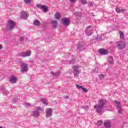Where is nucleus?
Instances as JSON below:
<instances>
[{
	"label": "nucleus",
	"instance_id": "obj_42",
	"mask_svg": "<svg viewBox=\"0 0 128 128\" xmlns=\"http://www.w3.org/2000/svg\"><path fill=\"white\" fill-rule=\"evenodd\" d=\"M26 105L28 106H30V103H26Z\"/></svg>",
	"mask_w": 128,
	"mask_h": 128
},
{
	"label": "nucleus",
	"instance_id": "obj_17",
	"mask_svg": "<svg viewBox=\"0 0 128 128\" xmlns=\"http://www.w3.org/2000/svg\"><path fill=\"white\" fill-rule=\"evenodd\" d=\"M1 90L3 91V94L6 96V94H8V91L6 90L4 88H2Z\"/></svg>",
	"mask_w": 128,
	"mask_h": 128
},
{
	"label": "nucleus",
	"instance_id": "obj_36",
	"mask_svg": "<svg viewBox=\"0 0 128 128\" xmlns=\"http://www.w3.org/2000/svg\"><path fill=\"white\" fill-rule=\"evenodd\" d=\"M24 37L22 36L20 38V42H24Z\"/></svg>",
	"mask_w": 128,
	"mask_h": 128
},
{
	"label": "nucleus",
	"instance_id": "obj_33",
	"mask_svg": "<svg viewBox=\"0 0 128 128\" xmlns=\"http://www.w3.org/2000/svg\"><path fill=\"white\" fill-rule=\"evenodd\" d=\"M102 122L100 120L98 121V126H102Z\"/></svg>",
	"mask_w": 128,
	"mask_h": 128
},
{
	"label": "nucleus",
	"instance_id": "obj_29",
	"mask_svg": "<svg viewBox=\"0 0 128 128\" xmlns=\"http://www.w3.org/2000/svg\"><path fill=\"white\" fill-rule=\"evenodd\" d=\"M25 4H30L32 2V0H24Z\"/></svg>",
	"mask_w": 128,
	"mask_h": 128
},
{
	"label": "nucleus",
	"instance_id": "obj_20",
	"mask_svg": "<svg viewBox=\"0 0 128 128\" xmlns=\"http://www.w3.org/2000/svg\"><path fill=\"white\" fill-rule=\"evenodd\" d=\"M114 102L116 104V106L118 108H122V105L120 104V102L118 101V100H115Z\"/></svg>",
	"mask_w": 128,
	"mask_h": 128
},
{
	"label": "nucleus",
	"instance_id": "obj_41",
	"mask_svg": "<svg viewBox=\"0 0 128 128\" xmlns=\"http://www.w3.org/2000/svg\"><path fill=\"white\" fill-rule=\"evenodd\" d=\"M64 98H66V99L68 98V96H64Z\"/></svg>",
	"mask_w": 128,
	"mask_h": 128
},
{
	"label": "nucleus",
	"instance_id": "obj_6",
	"mask_svg": "<svg viewBox=\"0 0 128 128\" xmlns=\"http://www.w3.org/2000/svg\"><path fill=\"white\" fill-rule=\"evenodd\" d=\"M86 36H92L94 34V30H92V27L89 26L86 30Z\"/></svg>",
	"mask_w": 128,
	"mask_h": 128
},
{
	"label": "nucleus",
	"instance_id": "obj_7",
	"mask_svg": "<svg viewBox=\"0 0 128 128\" xmlns=\"http://www.w3.org/2000/svg\"><path fill=\"white\" fill-rule=\"evenodd\" d=\"M37 8H40V10H43V12H48V7L44 5H42V4H38L36 5Z\"/></svg>",
	"mask_w": 128,
	"mask_h": 128
},
{
	"label": "nucleus",
	"instance_id": "obj_14",
	"mask_svg": "<svg viewBox=\"0 0 128 128\" xmlns=\"http://www.w3.org/2000/svg\"><path fill=\"white\" fill-rule=\"evenodd\" d=\"M104 125L106 128H110L112 126V123L110 120H107L104 122Z\"/></svg>",
	"mask_w": 128,
	"mask_h": 128
},
{
	"label": "nucleus",
	"instance_id": "obj_3",
	"mask_svg": "<svg viewBox=\"0 0 128 128\" xmlns=\"http://www.w3.org/2000/svg\"><path fill=\"white\" fill-rule=\"evenodd\" d=\"M118 48L119 50H124L126 46V44L124 42L119 41L116 42Z\"/></svg>",
	"mask_w": 128,
	"mask_h": 128
},
{
	"label": "nucleus",
	"instance_id": "obj_24",
	"mask_svg": "<svg viewBox=\"0 0 128 128\" xmlns=\"http://www.w3.org/2000/svg\"><path fill=\"white\" fill-rule=\"evenodd\" d=\"M41 102L44 104V106H48V102H46V99H42L41 100Z\"/></svg>",
	"mask_w": 128,
	"mask_h": 128
},
{
	"label": "nucleus",
	"instance_id": "obj_30",
	"mask_svg": "<svg viewBox=\"0 0 128 128\" xmlns=\"http://www.w3.org/2000/svg\"><path fill=\"white\" fill-rule=\"evenodd\" d=\"M76 87L77 88H78L79 90H80V88H82V86L79 85V84H76Z\"/></svg>",
	"mask_w": 128,
	"mask_h": 128
},
{
	"label": "nucleus",
	"instance_id": "obj_44",
	"mask_svg": "<svg viewBox=\"0 0 128 128\" xmlns=\"http://www.w3.org/2000/svg\"><path fill=\"white\" fill-rule=\"evenodd\" d=\"M25 40H28L26 38H24Z\"/></svg>",
	"mask_w": 128,
	"mask_h": 128
},
{
	"label": "nucleus",
	"instance_id": "obj_39",
	"mask_svg": "<svg viewBox=\"0 0 128 128\" xmlns=\"http://www.w3.org/2000/svg\"><path fill=\"white\" fill-rule=\"evenodd\" d=\"M118 114H122V109H120L118 110Z\"/></svg>",
	"mask_w": 128,
	"mask_h": 128
},
{
	"label": "nucleus",
	"instance_id": "obj_15",
	"mask_svg": "<svg viewBox=\"0 0 128 128\" xmlns=\"http://www.w3.org/2000/svg\"><path fill=\"white\" fill-rule=\"evenodd\" d=\"M98 52H99V54H102L104 56H106L108 54L107 50L105 49H101Z\"/></svg>",
	"mask_w": 128,
	"mask_h": 128
},
{
	"label": "nucleus",
	"instance_id": "obj_16",
	"mask_svg": "<svg viewBox=\"0 0 128 128\" xmlns=\"http://www.w3.org/2000/svg\"><path fill=\"white\" fill-rule=\"evenodd\" d=\"M50 74H52L53 76L56 78V76H58L60 74V72H56L54 73L52 72H51Z\"/></svg>",
	"mask_w": 128,
	"mask_h": 128
},
{
	"label": "nucleus",
	"instance_id": "obj_1",
	"mask_svg": "<svg viewBox=\"0 0 128 128\" xmlns=\"http://www.w3.org/2000/svg\"><path fill=\"white\" fill-rule=\"evenodd\" d=\"M106 104V101L104 99H100L98 100V104L94 106V108H96V112L98 114H102L104 110V106Z\"/></svg>",
	"mask_w": 128,
	"mask_h": 128
},
{
	"label": "nucleus",
	"instance_id": "obj_46",
	"mask_svg": "<svg viewBox=\"0 0 128 128\" xmlns=\"http://www.w3.org/2000/svg\"><path fill=\"white\" fill-rule=\"evenodd\" d=\"M0 128H2V126H0Z\"/></svg>",
	"mask_w": 128,
	"mask_h": 128
},
{
	"label": "nucleus",
	"instance_id": "obj_27",
	"mask_svg": "<svg viewBox=\"0 0 128 128\" xmlns=\"http://www.w3.org/2000/svg\"><path fill=\"white\" fill-rule=\"evenodd\" d=\"M74 14L76 16H82V13L76 12L74 13Z\"/></svg>",
	"mask_w": 128,
	"mask_h": 128
},
{
	"label": "nucleus",
	"instance_id": "obj_10",
	"mask_svg": "<svg viewBox=\"0 0 128 128\" xmlns=\"http://www.w3.org/2000/svg\"><path fill=\"white\" fill-rule=\"evenodd\" d=\"M9 80L11 84H16L18 81V77L14 75H12L10 78Z\"/></svg>",
	"mask_w": 128,
	"mask_h": 128
},
{
	"label": "nucleus",
	"instance_id": "obj_9",
	"mask_svg": "<svg viewBox=\"0 0 128 128\" xmlns=\"http://www.w3.org/2000/svg\"><path fill=\"white\" fill-rule=\"evenodd\" d=\"M72 68H74V76L75 78H78V74H80V71H78V66H73Z\"/></svg>",
	"mask_w": 128,
	"mask_h": 128
},
{
	"label": "nucleus",
	"instance_id": "obj_38",
	"mask_svg": "<svg viewBox=\"0 0 128 128\" xmlns=\"http://www.w3.org/2000/svg\"><path fill=\"white\" fill-rule=\"evenodd\" d=\"M71 2L74 3L76 2V0H70Z\"/></svg>",
	"mask_w": 128,
	"mask_h": 128
},
{
	"label": "nucleus",
	"instance_id": "obj_28",
	"mask_svg": "<svg viewBox=\"0 0 128 128\" xmlns=\"http://www.w3.org/2000/svg\"><path fill=\"white\" fill-rule=\"evenodd\" d=\"M82 4H88V1H86V0H80Z\"/></svg>",
	"mask_w": 128,
	"mask_h": 128
},
{
	"label": "nucleus",
	"instance_id": "obj_8",
	"mask_svg": "<svg viewBox=\"0 0 128 128\" xmlns=\"http://www.w3.org/2000/svg\"><path fill=\"white\" fill-rule=\"evenodd\" d=\"M42 112V108L40 106H38L36 108V111L33 112L32 114L34 116H40V112Z\"/></svg>",
	"mask_w": 128,
	"mask_h": 128
},
{
	"label": "nucleus",
	"instance_id": "obj_12",
	"mask_svg": "<svg viewBox=\"0 0 128 128\" xmlns=\"http://www.w3.org/2000/svg\"><path fill=\"white\" fill-rule=\"evenodd\" d=\"M21 66L22 68V72H28V64L26 63L21 62Z\"/></svg>",
	"mask_w": 128,
	"mask_h": 128
},
{
	"label": "nucleus",
	"instance_id": "obj_26",
	"mask_svg": "<svg viewBox=\"0 0 128 128\" xmlns=\"http://www.w3.org/2000/svg\"><path fill=\"white\" fill-rule=\"evenodd\" d=\"M104 36H101L100 37H96V40H104V38H102V37Z\"/></svg>",
	"mask_w": 128,
	"mask_h": 128
},
{
	"label": "nucleus",
	"instance_id": "obj_37",
	"mask_svg": "<svg viewBox=\"0 0 128 128\" xmlns=\"http://www.w3.org/2000/svg\"><path fill=\"white\" fill-rule=\"evenodd\" d=\"M88 6H94V4H92V2H88Z\"/></svg>",
	"mask_w": 128,
	"mask_h": 128
},
{
	"label": "nucleus",
	"instance_id": "obj_13",
	"mask_svg": "<svg viewBox=\"0 0 128 128\" xmlns=\"http://www.w3.org/2000/svg\"><path fill=\"white\" fill-rule=\"evenodd\" d=\"M20 17L22 20H26L28 18V14L24 12H20Z\"/></svg>",
	"mask_w": 128,
	"mask_h": 128
},
{
	"label": "nucleus",
	"instance_id": "obj_2",
	"mask_svg": "<svg viewBox=\"0 0 128 128\" xmlns=\"http://www.w3.org/2000/svg\"><path fill=\"white\" fill-rule=\"evenodd\" d=\"M16 26V23L14 21H8V24L6 26L7 30H14V26Z\"/></svg>",
	"mask_w": 128,
	"mask_h": 128
},
{
	"label": "nucleus",
	"instance_id": "obj_43",
	"mask_svg": "<svg viewBox=\"0 0 128 128\" xmlns=\"http://www.w3.org/2000/svg\"><path fill=\"white\" fill-rule=\"evenodd\" d=\"M2 46L0 45V50H2Z\"/></svg>",
	"mask_w": 128,
	"mask_h": 128
},
{
	"label": "nucleus",
	"instance_id": "obj_19",
	"mask_svg": "<svg viewBox=\"0 0 128 128\" xmlns=\"http://www.w3.org/2000/svg\"><path fill=\"white\" fill-rule=\"evenodd\" d=\"M54 18L56 20H60V14L58 12H56L54 14Z\"/></svg>",
	"mask_w": 128,
	"mask_h": 128
},
{
	"label": "nucleus",
	"instance_id": "obj_11",
	"mask_svg": "<svg viewBox=\"0 0 128 128\" xmlns=\"http://www.w3.org/2000/svg\"><path fill=\"white\" fill-rule=\"evenodd\" d=\"M62 22L63 24L65 26H70V20L68 19L67 18H62Z\"/></svg>",
	"mask_w": 128,
	"mask_h": 128
},
{
	"label": "nucleus",
	"instance_id": "obj_18",
	"mask_svg": "<svg viewBox=\"0 0 128 128\" xmlns=\"http://www.w3.org/2000/svg\"><path fill=\"white\" fill-rule=\"evenodd\" d=\"M34 26H40V21L38 20H34Z\"/></svg>",
	"mask_w": 128,
	"mask_h": 128
},
{
	"label": "nucleus",
	"instance_id": "obj_5",
	"mask_svg": "<svg viewBox=\"0 0 128 128\" xmlns=\"http://www.w3.org/2000/svg\"><path fill=\"white\" fill-rule=\"evenodd\" d=\"M53 111H54V109L52 108H46L45 112L46 114L47 118H50V116H52Z\"/></svg>",
	"mask_w": 128,
	"mask_h": 128
},
{
	"label": "nucleus",
	"instance_id": "obj_35",
	"mask_svg": "<svg viewBox=\"0 0 128 128\" xmlns=\"http://www.w3.org/2000/svg\"><path fill=\"white\" fill-rule=\"evenodd\" d=\"M76 63V62L74 61V60H72L70 61V64H74Z\"/></svg>",
	"mask_w": 128,
	"mask_h": 128
},
{
	"label": "nucleus",
	"instance_id": "obj_34",
	"mask_svg": "<svg viewBox=\"0 0 128 128\" xmlns=\"http://www.w3.org/2000/svg\"><path fill=\"white\" fill-rule=\"evenodd\" d=\"M82 90L84 92H88V90L86 88H84L82 87Z\"/></svg>",
	"mask_w": 128,
	"mask_h": 128
},
{
	"label": "nucleus",
	"instance_id": "obj_45",
	"mask_svg": "<svg viewBox=\"0 0 128 128\" xmlns=\"http://www.w3.org/2000/svg\"><path fill=\"white\" fill-rule=\"evenodd\" d=\"M2 62V60H0V62Z\"/></svg>",
	"mask_w": 128,
	"mask_h": 128
},
{
	"label": "nucleus",
	"instance_id": "obj_25",
	"mask_svg": "<svg viewBox=\"0 0 128 128\" xmlns=\"http://www.w3.org/2000/svg\"><path fill=\"white\" fill-rule=\"evenodd\" d=\"M119 32H120V38H124V32L122 31H120Z\"/></svg>",
	"mask_w": 128,
	"mask_h": 128
},
{
	"label": "nucleus",
	"instance_id": "obj_40",
	"mask_svg": "<svg viewBox=\"0 0 128 128\" xmlns=\"http://www.w3.org/2000/svg\"><path fill=\"white\" fill-rule=\"evenodd\" d=\"M124 12V9L120 10V12Z\"/></svg>",
	"mask_w": 128,
	"mask_h": 128
},
{
	"label": "nucleus",
	"instance_id": "obj_4",
	"mask_svg": "<svg viewBox=\"0 0 128 128\" xmlns=\"http://www.w3.org/2000/svg\"><path fill=\"white\" fill-rule=\"evenodd\" d=\"M20 56L22 58H28V56H30L32 54V52L30 51L28 52H22L20 53H19Z\"/></svg>",
	"mask_w": 128,
	"mask_h": 128
},
{
	"label": "nucleus",
	"instance_id": "obj_22",
	"mask_svg": "<svg viewBox=\"0 0 128 128\" xmlns=\"http://www.w3.org/2000/svg\"><path fill=\"white\" fill-rule=\"evenodd\" d=\"M52 22L54 28H56V26H58V21L53 20V21Z\"/></svg>",
	"mask_w": 128,
	"mask_h": 128
},
{
	"label": "nucleus",
	"instance_id": "obj_23",
	"mask_svg": "<svg viewBox=\"0 0 128 128\" xmlns=\"http://www.w3.org/2000/svg\"><path fill=\"white\" fill-rule=\"evenodd\" d=\"M108 62L110 64H114V58L110 56L108 60Z\"/></svg>",
	"mask_w": 128,
	"mask_h": 128
},
{
	"label": "nucleus",
	"instance_id": "obj_31",
	"mask_svg": "<svg viewBox=\"0 0 128 128\" xmlns=\"http://www.w3.org/2000/svg\"><path fill=\"white\" fill-rule=\"evenodd\" d=\"M116 12L118 14H120V8H116Z\"/></svg>",
	"mask_w": 128,
	"mask_h": 128
},
{
	"label": "nucleus",
	"instance_id": "obj_21",
	"mask_svg": "<svg viewBox=\"0 0 128 128\" xmlns=\"http://www.w3.org/2000/svg\"><path fill=\"white\" fill-rule=\"evenodd\" d=\"M77 48L79 50H84V46L80 45V44H77Z\"/></svg>",
	"mask_w": 128,
	"mask_h": 128
},
{
	"label": "nucleus",
	"instance_id": "obj_32",
	"mask_svg": "<svg viewBox=\"0 0 128 128\" xmlns=\"http://www.w3.org/2000/svg\"><path fill=\"white\" fill-rule=\"evenodd\" d=\"M99 78H100V80H102V78H104V75L102 74L99 76Z\"/></svg>",
	"mask_w": 128,
	"mask_h": 128
}]
</instances>
